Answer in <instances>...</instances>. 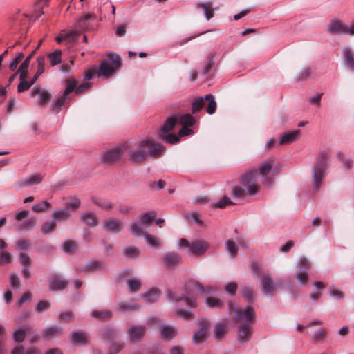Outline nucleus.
Wrapping results in <instances>:
<instances>
[{
  "label": "nucleus",
  "instance_id": "e2e57ef3",
  "mask_svg": "<svg viewBox=\"0 0 354 354\" xmlns=\"http://www.w3.org/2000/svg\"><path fill=\"white\" fill-rule=\"evenodd\" d=\"M19 261L21 265L30 266L31 264L30 257L26 254L21 252L19 254Z\"/></svg>",
  "mask_w": 354,
  "mask_h": 354
},
{
  "label": "nucleus",
  "instance_id": "f8f14e48",
  "mask_svg": "<svg viewBox=\"0 0 354 354\" xmlns=\"http://www.w3.org/2000/svg\"><path fill=\"white\" fill-rule=\"evenodd\" d=\"M274 163V160L268 159L262 162L258 168L259 174L262 178L263 183L266 186L271 185L273 182L274 174L272 170Z\"/></svg>",
  "mask_w": 354,
  "mask_h": 354
},
{
  "label": "nucleus",
  "instance_id": "473e14b6",
  "mask_svg": "<svg viewBox=\"0 0 354 354\" xmlns=\"http://www.w3.org/2000/svg\"><path fill=\"white\" fill-rule=\"evenodd\" d=\"M161 337L165 341H169L175 336L174 328L169 325H162L160 327Z\"/></svg>",
  "mask_w": 354,
  "mask_h": 354
},
{
  "label": "nucleus",
  "instance_id": "c03bdc74",
  "mask_svg": "<svg viewBox=\"0 0 354 354\" xmlns=\"http://www.w3.org/2000/svg\"><path fill=\"white\" fill-rule=\"evenodd\" d=\"M225 248L228 254L232 257H235L237 254V246L236 243L230 239L225 243Z\"/></svg>",
  "mask_w": 354,
  "mask_h": 354
},
{
  "label": "nucleus",
  "instance_id": "1a4fd4ad",
  "mask_svg": "<svg viewBox=\"0 0 354 354\" xmlns=\"http://www.w3.org/2000/svg\"><path fill=\"white\" fill-rule=\"evenodd\" d=\"M156 214L153 212L145 213L140 216L138 222H133L131 224V232L137 236H140L145 232L144 229L149 227L155 220Z\"/></svg>",
  "mask_w": 354,
  "mask_h": 354
},
{
  "label": "nucleus",
  "instance_id": "774afa93",
  "mask_svg": "<svg viewBox=\"0 0 354 354\" xmlns=\"http://www.w3.org/2000/svg\"><path fill=\"white\" fill-rule=\"evenodd\" d=\"M236 289L237 285L235 283H229L225 286V291L231 295H235Z\"/></svg>",
  "mask_w": 354,
  "mask_h": 354
},
{
  "label": "nucleus",
  "instance_id": "6e6d98bb",
  "mask_svg": "<svg viewBox=\"0 0 354 354\" xmlns=\"http://www.w3.org/2000/svg\"><path fill=\"white\" fill-rule=\"evenodd\" d=\"M26 337V331L23 329H18L13 333V339L17 343L22 342Z\"/></svg>",
  "mask_w": 354,
  "mask_h": 354
},
{
  "label": "nucleus",
  "instance_id": "412c9836",
  "mask_svg": "<svg viewBox=\"0 0 354 354\" xmlns=\"http://www.w3.org/2000/svg\"><path fill=\"white\" fill-rule=\"evenodd\" d=\"M261 289L266 294L272 293L274 290V285L272 279L266 274L261 277Z\"/></svg>",
  "mask_w": 354,
  "mask_h": 354
},
{
  "label": "nucleus",
  "instance_id": "6ab92c4d",
  "mask_svg": "<svg viewBox=\"0 0 354 354\" xmlns=\"http://www.w3.org/2000/svg\"><path fill=\"white\" fill-rule=\"evenodd\" d=\"M165 267L170 270H174L177 265V254L174 252H167L163 257Z\"/></svg>",
  "mask_w": 354,
  "mask_h": 354
},
{
  "label": "nucleus",
  "instance_id": "2f4dec72",
  "mask_svg": "<svg viewBox=\"0 0 354 354\" xmlns=\"http://www.w3.org/2000/svg\"><path fill=\"white\" fill-rule=\"evenodd\" d=\"M105 62H107L108 64L114 68L115 71L120 68L122 66L121 57L115 53H109Z\"/></svg>",
  "mask_w": 354,
  "mask_h": 354
},
{
  "label": "nucleus",
  "instance_id": "a878e982",
  "mask_svg": "<svg viewBox=\"0 0 354 354\" xmlns=\"http://www.w3.org/2000/svg\"><path fill=\"white\" fill-rule=\"evenodd\" d=\"M91 315L100 321H109L113 317V312L109 309L95 310L92 311Z\"/></svg>",
  "mask_w": 354,
  "mask_h": 354
},
{
  "label": "nucleus",
  "instance_id": "3c124183",
  "mask_svg": "<svg viewBox=\"0 0 354 354\" xmlns=\"http://www.w3.org/2000/svg\"><path fill=\"white\" fill-rule=\"evenodd\" d=\"M180 129L178 130V140L180 138L192 136L194 134V130L192 128L185 126V125H180Z\"/></svg>",
  "mask_w": 354,
  "mask_h": 354
},
{
  "label": "nucleus",
  "instance_id": "69168bd1",
  "mask_svg": "<svg viewBox=\"0 0 354 354\" xmlns=\"http://www.w3.org/2000/svg\"><path fill=\"white\" fill-rule=\"evenodd\" d=\"M243 297L247 301H251L253 297V291L250 288H244L243 289Z\"/></svg>",
  "mask_w": 354,
  "mask_h": 354
},
{
  "label": "nucleus",
  "instance_id": "e433bc0d",
  "mask_svg": "<svg viewBox=\"0 0 354 354\" xmlns=\"http://www.w3.org/2000/svg\"><path fill=\"white\" fill-rule=\"evenodd\" d=\"M62 50H56L53 53H50L48 55V59L50 62V64L52 66H57L60 64L62 62Z\"/></svg>",
  "mask_w": 354,
  "mask_h": 354
},
{
  "label": "nucleus",
  "instance_id": "58836bf2",
  "mask_svg": "<svg viewBox=\"0 0 354 354\" xmlns=\"http://www.w3.org/2000/svg\"><path fill=\"white\" fill-rule=\"evenodd\" d=\"M102 268V263L100 261H93L87 263L81 272H94Z\"/></svg>",
  "mask_w": 354,
  "mask_h": 354
},
{
  "label": "nucleus",
  "instance_id": "4468645a",
  "mask_svg": "<svg viewBox=\"0 0 354 354\" xmlns=\"http://www.w3.org/2000/svg\"><path fill=\"white\" fill-rule=\"evenodd\" d=\"M102 227L106 232L118 233L123 229V223L115 218H109L103 221Z\"/></svg>",
  "mask_w": 354,
  "mask_h": 354
},
{
  "label": "nucleus",
  "instance_id": "a19ab883",
  "mask_svg": "<svg viewBox=\"0 0 354 354\" xmlns=\"http://www.w3.org/2000/svg\"><path fill=\"white\" fill-rule=\"evenodd\" d=\"M77 35H79V31L77 30H73L69 32L62 33L60 36H58L55 38V41L58 44H61L64 40L70 37H76Z\"/></svg>",
  "mask_w": 354,
  "mask_h": 354
},
{
  "label": "nucleus",
  "instance_id": "a211bd4d",
  "mask_svg": "<svg viewBox=\"0 0 354 354\" xmlns=\"http://www.w3.org/2000/svg\"><path fill=\"white\" fill-rule=\"evenodd\" d=\"M300 130H295L291 132H285L279 136V145H288L298 140Z\"/></svg>",
  "mask_w": 354,
  "mask_h": 354
},
{
  "label": "nucleus",
  "instance_id": "423d86ee",
  "mask_svg": "<svg viewBox=\"0 0 354 354\" xmlns=\"http://www.w3.org/2000/svg\"><path fill=\"white\" fill-rule=\"evenodd\" d=\"M178 245L186 249V252L196 257L203 255L209 248V243L205 240H195L189 243L185 239H178Z\"/></svg>",
  "mask_w": 354,
  "mask_h": 354
},
{
  "label": "nucleus",
  "instance_id": "72a5a7b5",
  "mask_svg": "<svg viewBox=\"0 0 354 354\" xmlns=\"http://www.w3.org/2000/svg\"><path fill=\"white\" fill-rule=\"evenodd\" d=\"M63 328L57 326H53L46 328L44 330L43 333L44 336L48 339H52L54 337H59L62 335Z\"/></svg>",
  "mask_w": 354,
  "mask_h": 354
},
{
  "label": "nucleus",
  "instance_id": "13d9d810",
  "mask_svg": "<svg viewBox=\"0 0 354 354\" xmlns=\"http://www.w3.org/2000/svg\"><path fill=\"white\" fill-rule=\"evenodd\" d=\"M206 333L198 331L194 334L192 339L195 344H200L206 339Z\"/></svg>",
  "mask_w": 354,
  "mask_h": 354
},
{
  "label": "nucleus",
  "instance_id": "49530a36",
  "mask_svg": "<svg viewBox=\"0 0 354 354\" xmlns=\"http://www.w3.org/2000/svg\"><path fill=\"white\" fill-rule=\"evenodd\" d=\"M77 248V243L72 240H67L63 244V250L65 252H73Z\"/></svg>",
  "mask_w": 354,
  "mask_h": 354
},
{
  "label": "nucleus",
  "instance_id": "603ef678",
  "mask_svg": "<svg viewBox=\"0 0 354 354\" xmlns=\"http://www.w3.org/2000/svg\"><path fill=\"white\" fill-rule=\"evenodd\" d=\"M123 252H124V254L127 257H129V258L137 257L140 254V251H139L138 248H137L136 247H129V248L124 249L123 250Z\"/></svg>",
  "mask_w": 354,
  "mask_h": 354
},
{
  "label": "nucleus",
  "instance_id": "ea45409f",
  "mask_svg": "<svg viewBox=\"0 0 354 354\" xmlns=\"http://www.w3.org/2000/svg\"><path fill=\"white\" fill-rule=\"evenodd\" d=\"M205 302L209 308H221L223 305L221 299L212 297H207Z\"/></svg>",
  "mask_w": 354,
  "mask_h": 354
},
{
  "label": "nucleus",
  "instance_id": "9d476101",
  "mask_svg": "<svg viewBox=\"0 0 354 354\" xmlns=\"http://www.w3.org/2000/svg\"><path fill=\"white\" fill-rule=\"evenodd\" d=\"M326 30L332 35H348L353 36L354 22L350 26H347L340 20L333 19L327 25Z\"/></svg>",
  "mask_w": 354,
  "mask_h": 354
},
{
  "label": "nucleus",
  "instance_id": "20e7f679",
  "mask_svg": "<svg viewBox=\"0 0 354 354\" xmlns=\"http://www.w3.org/2000/svg\"><path fill=\"white\" fill-rule=\"evenodd\" d=\"M256 171L248 170L241 175L240 183L243 186L235 185L231 191V196L233 198L244 199L246 196L257 194L260 188L256 178Z\"/></svg>",
  "mask_w": 354,
  "mask_h": 354
},
{
  "label": "nucleus",
  "instance_id": "4d7b16f0",
  "mask_svg": "<svg viewBox=\"0 0 354 354\" xmlns=\"http://www.w3.org/2000/svg\"><path fill=\"white\" fill-rule=\"evenodd\" d=\"M198 326H199V328H200V330L199 331H202V332H204L205 333L207 334V333L209 330L210 329V324H209V322L205 319H200L198 320Z\"/></svg>",
  "mask_w": 354,
  "mask_h": 354
},
{
  "label": "nucleus",
  "instance_id": "4be33fe9",
  "mask_svg": "<svg viewBox=\"0 0 354 354\" xmlns=\"http://www.w3.org/2000/svg\"><path fill=\"white\" fill-rule=\"evenodd\" d=\"M68 284V281L66 279L55 277L50 283L49 290L50 291L62 290H64Z\"/></svg>",
  "mask_w": 354,
  "mask_h": 354
},
{
  "label": "nucleus",
  "instance_id": "de8ad7c7",
  "mask_svg": "<svg viewBox=\"0 0 354 354\" xmlns=\"http://www.w3.org/2000/svg\"><path fill=\"white\" fill-rule=\"evenodd\" d=\"M127 285L131 292H137L141 288V281L138 279H129L127 281Z\"/></svg>",
  "mask_w": 354,
  "mask_h": 354
},
{
  "label": "nucleus",
  "instance_id": "cd10ccee",
  "mask_svg": "<svg viewBox=\"0 0 354 354\" xmlns=\"http://www.w3.org/2000/svg\"><path fill=\"white\" fill-rule=\"evenodd\" d=\"M197 8L202 10L205 18L209 20L214 17V9L211 2H201L197 4Z\"/></svg>",
  "mask_w": 354,
  "mask_h": 354
},
{
  "label": "nucleus",
  "instance_id": "6e6552de",
  "mask_svg": "<svg viewBox=\"0 0 354 354\" xmlns=\"http://www.w3.org/2000/svg\"><path fill=\"white\" fill-rule=\"evenodd\" d=\"M177 124V116L174 115L168 118L160 130L158 135L160 139L165 140L168 143L175 144L177 142V136L171 133V131Z\"/></svg>",
  "mask_w": 354,
  "mask_h": 354
},
{
  "label": "nucleus",
  "instance_id": "79ce46f5",
  "mask_svg": "<svg viewBox=\"0 0 354 354\" xmlns=\"http://www.w3.org/2000/svg\"><path fill=\"white\" fill-rule=\"evenodd\" d=\"M50 205H51L49 202H48L46 201H44L41 203L35 204L32 206V209L35 212L39 213V212H44L46 209L50 207Z\"/></svg>",
  "mask_w": 354,
  "mask_h": 354
},
{
  "label": "nucleus",
  "instance_id": "09e8293b",
  "mask_svg": "<svg viewBox=\"0 0 354 354\" xmlns=\"http://www.w3.org/2000/svg\"><path fill=\"white\" fill-rule=\"evenodd\" d=\"M12 256L7 251L2 250L0 252V265L8 264L12 262Z\"/></svg>",
  "mask_w": 354,
  "mask_h": 354
},
{
  "label": "nucleus",
  "instance_id": "c85d7f7f",
  "mask_svg": "<svg viewBox=\"0 0 354 354\" xmlns=\"http://www.w3.org/2000/svg\"><path fill=\"white\" fill-rule=\"evenodd\" d=\"M160 294V290L153 288L143 295V299L147 303H155L159 299Z\"/></svg>",
  "mask_w": 354,
  "mask_h": 354
},
{
  "label": "nucleus",
  "instance_id": "aec40b11",
  "mask_svg": "<svg viewBox=\"0 0 354 354\" xmlns=\"http://www.w3.org/2000/svg\"><path fill=\"white\" fill-rule=\"evenodd\" d=\"M81 220L88 227H94L98 225V218L93 212H86L81 215Z\"/></svg>",
  "mask_w": 354,
  "mask_h": 354
},
{
  "label": "nucleus",
  "instance_id": "7ed1b4c3",
  "mask_svg": "<svg viewBox=\"0 0 354 354\" xmlns=\"http://www.w3.org/2000/svg\"><path fill=\"white\" fill-rule=\"evenodd\" d=\"M235 322L238 324L237 339L240 343L249 341L252 334V325L254 323L256 314L252 306L248 305L237 312Z\"/></svg>",
  "mask_w": 354,
  "mask_h": 354
},
{
  "label": "nucleus",
  "instance_id": "37998d69",
  "mask_svg": "<svg viewBox=\"0 0 354 354\" xmlns=\"http://www.w3.org/2000/svg\"><path fill=\"white\" fill-rule=\"evenodd\" d=\"M234 204H236V203H234L228 196H224L221 200L215 203L214 205L216 207L223 209L227 205H232Z\"/></svg>",
  "mask_w": 354,
  "mask_h": 354
},
{
  "label": "nucleus",
  "instance_id": "f3484780",
  "mask_svg": "<svg viewBox=\"0 0 354 354\" xmlns=\"http://www.w3.org/2000/svg\"><path fill=\"white\" fill-rule=\"evenodd\" d=\"M96 17L95 14L87 13L78 19L76 21V26L80 29L78 31L88 30L91 27L89 20H95Z\"/></svg>",
  "mask_w": 354,
  "mask_h": 354
},
{
  "label": "nucleus",
  "instance_id": "052dcab7",
  "mask_svg": "<svg viewBox=\"0 0 354 354\" xmlns=\"http://www.w3.org/2000/svg\"><path fill=\"white\" fill-rule=\"evenodd\" d=\"M24 55L22 53H19L17 56L12 60L10 63L9 68L11 71H15L19 64V63L22 60Z\"/></svg>",
  "mask_w": 354,
  "mask_h": 354
},
{
  "label": "nucleus",
  "instance_id": "864d4df0",
  "mask_svg": "<svg viewBox=\"0 0 354 354\" xmlns=\"http://www.w3.org/2000/svg\"><path fill=\"white\" fill-rule=\"evenodd\" d=\"M37 223V219L35 217H32L25 221L22 224L20 225L19 228L24 229H31L35 226Z\"/></svg>",
  "mask_w": 354,
  "mask_h": 354
},
{
  "label": "nucleus",
  "instance_id": "ddd939ff",
  "mask_svg": "<svg viewBox=\"0 0 354 354\" xmlns=\"http://www.w3.org/2000/svg\"><path fill=\"white\" fill-rule=\"evenodd\" d=\"M66 88L64 91L62 96L59 97L53 104L52 111L55 113H58L67 100H70L67 96L75 89L77 82L74 80L68 79L66 81Z\"/></svg>",
  "mask_w": 354,
  "mask_h": 354
},
{
  "label": "nucleus",
  "instance_id": "f03ea898",
  "mask_svg": "<svg viewBox=\"0 0 354 354\" xmlns=\"http://www.w3.org/2000/svg\"><path fill=\"white\" fill-rule=\"evenodd\" d=\"M164 147L153 139H146L138 142L129 151V160L135 163H142L149 157H159Z\"/></svg>",
  "mask_w": 354,
  "mask_h": 354
},
{
  "label": "nucleus",
  "instance_id": "338daca9",
  "mask_svg": "<svg viewBox=\"0 0 354 354\" xmlns=\"http://www.w3.org/2000/svg\"><path fill=\"white\" fill-rule=\"evenodd\" d=\"M102 335L108 339H112L116 336V331L113 328H106L103 330Z\"/></svg>",
  "mask_w": 354,
  "mask_h": 354
},
{
  "label": "nucleus",
  "instance_id": "7c9ffc66",
  "mask_svg": "<svg viewBox=\"0 0 354 354\" xmlns=\"http://www.w3.org/2000/svg\"><path fill=\"white\" fill-rule=\"evenodd\" d=\"M140 308V306L136 303L120 302L116 306V310L120 313L136 311Z\"/></svg>",
  "mask_w": 354,
  "mask_h": 354
},
{
  "label": "nucleus",
  "instance_id": "5fc2aeb1",
  "mask_svg": "<svg viewBox=\"0 0 354 354\" xmlns=\"http://www.w3.org/2000/svg\"><path fill=\"white\" fill-rule=\"evenodd\" d=\"M311 73L312 71L310 67L304 68L300 71L297 80L298 82H302L307 80L310 76Z\"/></svg>",
  "mask_w": 354,
  "mask_h": 354
},
{
  "label": "nucleus",
  "instance_id": "bf43d9fd",
  "mask_svg": "<svg viewBox=\"0 0 354 354\" xmlns=\"http://www.w3.org/2000/svg\"><path fill=\"white\" fill-rule=\"evenodd\" d=\"M37 75H41L45 69V57L39 56L37 58Z\"/></svg>",
  "mask_w": 354,
  "mask_h": 354
},
{
  "label": "nucleus",
  "instance_id": "39448f33",
  "mask_svg": "<svg viewBox=\"0 0 354 354\" xmlns=\"http://www.w3.org/2000/svg\"><path fill=\"white\" fill-rule=\"evenodd\" d=\"M328 154L325 151L321 152L312 167V184L314 189L319 190L321 183L325 177L328 167Z\"/></svg>",
  "mask_w": 354,
  "mask_h": 354
},
{
  "label": "nucleus",
  "instance_id": "f704fd0d",
  "mask_svg": "<svg viewBox=\"0 0 354 354\" xmlns=\"http://www.w3.org/2000/svg\"><path fill=\"white\" fill-rule=\"evenodd\" d=\"M142 236H143L145 238V240H146L147 244L150 247L156 248H161V242H160V240L158 237H156L152 234H150L147 232H144Z\"/></svg>",
  "mask_w": 354,
  "mask_h": 354
},
{
  "label": "nucleus",
  "instance_id": "9b49d317",
  "mask_svg": "<svg viewBox=\"0 0 354 354\" xmlns=\"http://www.w3.org/2000/svg\"><path fill=\"white\" fill-rule=\"evenodd\" d=\"M298 270L296 272L295 277L301 286L306 285L308 281V271L311 268V264L305 257H301L297 262Z\"/></svg>",
  "mask_w": 354,
  "mask_h": 354
},
{
  "label": "nucleus",
  "instance_id": "0eeeda50",
  "mask_svg": "<svg viewBox=\"0 0 354 354\" xmlns=\"http://www.w3.org/2000/svg\"><path fill=\"white\" fill-rule=\"evenodd\" d=\"M205 102H207V113L209 115L214 114L216 110L217 104L214 96L212 94L195 98L192 104V113L194 114L200 111L205 106Z\"/></svg>",
  "mask_w": 354,
  "mask_h": 354
},
{
  "label": "nucleus",
  "instance_id": "5701e85b",
  "mask_svg": "<svg viewBox=\"0 0 354 354\" xmlns=\"http://www.w3.org/2000/svg\"><path fill=\"white\" fill-rule=\"evenodd\" d=\"M342 55L346 64L354 72V54L349 46H345L342 49Z\"/></svg>",
  "mask_w": 354,
  "mask_h": 354
},
{
  "label": "nucleus",
  "instance_id": "680f3d73",
  "mask_svg": "<svg viewBox=\"0 0 354 354\" xmlns=\"http://www.w3.org/2000/svg\"><path fill=\"white\" fill-rule=\"evenodd\" d=\"M10 281L11 286L14 288H18L21 286L20 279L15 273H12L10 275Z\"/></svg>",
  "mask_w": 354,
  "mask_h": 354
},
{
  "label": "nucleus",
  "instance_id": "b1692460",
  "mask_svg": "<svg viewBox=\"0 0 354 354\" xmlns=\"http://www.w3.org/2000/svg\"><path fill=\"white\" fill-rule=\"evenodd\" d=\"M115 71L111 66H109L107 62H102L99 66L97 70V77H109L111 76Z\"/></svg>",
  "mask_w": 354,
  "mask_h": 354
},
{
  "label": "nucleus",
  "instance_id": "bb28decb",
  "mask_svg": "<svg viewBox=\"0 0 354 354\" xmlns=\"http://www.w3.org/2000/svg\"><path fill=\"white\" fill-rule=\"evenodd\" d=\"M196 122V118L191 113H185L178 117V125H185L193 129Z\"/></svg>",
  "mask_w": 354,
  "mask_h": 354
},
{
  "label": "nucleus",
  "instance_id": "f257e3e1",
  "mask_svg": "<svg viewBox=\"0 0 354 354\" xmlns=\"http://www.w3.org/2000/svg\"><path fill=\"white\" fill-rule=\"evenodd\" d=\"M216 290L211 286L206 288L201 283L189 281L185 286L184 292L181 293L178 297V318H181L185 321H189L194 319L195 315L192 310L183 308L184 305L190 308H195L197 306L196 298L198 292L201 293H211L215 292Z\"/></svg>",
  "mask_w": 354,
  "mask_h": 354
},
{
  "label": "nucleus",
  "instance_id": "a18cd8bd",
  "mask_svg": "<svg viewBox=\"0 0 354 354\" xmlns=\"http://www.w3.org/2000/svg\"><path fill=\"white\" fill-rule=\"evenodd\" d=\"M69 216L70 214L67 209L59 210L57 212H54L52 214V218H53L54 221H56V220H66L69 218Z\"/></svg>",
  "mask_w": 354,
  "mask_h": 354
},
{
  "label": "nucleus",
  "instance_id": "dca6fc26",
  "mask_svg": "<svg viewBox=\"0 0 354 354\" xmlns=\"http://www.w3.org/2000/svg\"><path fill=\"white\" fill-rule=\"evenodd\" d=\"M127 335L133 342H138L143 338L146 333L145 326L132 325L127 329Z\"/></svg>",
  "mask_w": 354,
  "mask_h": 354
},
{
  "label": "nucleus",
  "instance_id": "0e129e2a",
  "mask_svg": "<svg viewBox=\"0 0 354 354\" xmlns=\"http://www.w3.org/2000/svg\"><path fill=\"white\" fill-rule=\"evenodd\" d=\"M31 86L32 85L30 82L26 80H20V82L17 86V91L19 93L24 92V91L28 90Z\"/></svg>",
  "mask_w": 354,
  "mask_h": 354
},
{
  "label": "nucleus",
  "instance_id": "8fccbe9b",
  "mask_svg": "<svg viewBox=\"0 0 354 354\" xmlns=\"http://www.w3.org/2000/svg\"><path fill=\"white\" fill-rule=\"evenodd\" d=\"M51 99V94L46 90H44L39 95V104L40 106L46 105Z\"/></svg>",
  "mask_w": 354,
  "mask_h": 354
},
{
  "label": "nucleus",
  "instance_id": "4c0bfd02",
  "mask_svg": "<svg viewBox=\"0 0 354 354\" xmlns=\"http://www.w3.org/2000/svg\"><path fill=\"white\" fill-rule=\"evenodd\" d=\"M56 226L57 223L55 221H48L43 223L41 231L44 234H48L53 232L56 229Z\"/></svg>",
  "mask_w": 354,
  "mask_h": 354
},
{
  "label": "nucleus",
  "instance_id": "2eb2a0df",
  "mask_svg": "<svg viewBox=\"0 0 354 354\" xmlns=\"http://www.w3.org/2000/svg\"><path fill=\"white\" fill-rule=\"evenodd\" d=\"M122 154L123 148L121 147L111 149L104 153V161L108 164L115 163L121 159Z\"/></svg>",
  "mask_w": 354,
  "mask_h": 354
},
{
  "label": "nucleus",
  "instance_id": "393cba45",
  "mask_svg": "<svg viewBox=\"0 0 354 354\" xmlns=\"http://www.w3.org/2000/svg\"><path fill=\"white\" fill-rule=\"evenodd\" d=\"M43 176L39 174L31 175L26 178L22 179L20 181V186H32L39 184L43 180Z\"/></svg>",
  "mask_w": 354,
  "mask_h": 354
},
{
  "label": "nucleus",
  "instance_id": "c9c22d12",
  "mask_svg": "<svg viewBox=\"0 0 354 354\" xmlns=\"http://www.w3.org/2000/svg\"><path fill=\"white\" fill-rule=\"evenodd\" d=\"M226 333V326L225 324L219 322L217 323L214 329V337L216 339L219 340L223 338Z\"/></svg>",
  "mask_w": 354,
  "mask_h": 354
},
{
  "label": "nucleus",
  "instance_id": "c756f323",
  "mask_svg": "<svg viewBox=\"0 0 354 354\" xmlns=\"http://www.w3.org/2000/svg\"><path fill=\"white\" fill-rule=\"evenodd\" d=\"M71 339L73 343L78 345H84L88 342L87 335L82 331L72 333L71 334Z\"/></svg>",
  "mask_w": 354,
  "mask_h": 354
}]
</instances>
